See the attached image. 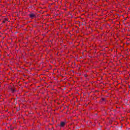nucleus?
<instances>
[{"label":"nucleus","mask_w":130,"mask_h":130,"mask_svg":"<svg viewBox=\"0 0 130 130\" xmlns=\"http://www.w3.org/2000/svg\"><path fill=\"white\" fill-rule=\"evenodd\" d=\"M28 16L30 19H34V18L36 17L35 14L33 13H31L30 14H28Z\"/></svg>","instance_id":"nucleus-1"},{"label":"nucleus","mask_w":130,"mask_h":130,"mask_svg":"<svg viewBox=\"0 0 130 130\" xmlns=\"http://www.w3.org/2000/svg\"><path fill=\"white\" fill-rule=\"evenodd\" d=\"M64 125H66V122H63V121H62L60 123L59 127H63V126H64Z\"/></svg>","instance_id":"nucleus-2"},{"label":"nucleus","mask_w":130,"mask_h":130,"mask_svg":"<svg viewBox=\"0 0 130 130\" xmlns=\"http://www.w3.org/2000/svg\"><path fill=\"white\" fill-rule=\"evenodd\" d=\"M11 91L12 92V93H14V92H16V89L15 88H13V87H11Z\"/></svg>","instance_id":"nucleus-3"},{"label":"nucleus","mask_w":130,"mask_h":130,"mask_svg":"<svg viewBox=\"0 0 130 130\" xmlns=\"http://www.w3.org/2000/svg\"><path fill=\"white\" fill-rule=\"evenodd\" d=\"M102 101H105V99L104 98H102Z\"/></svg>","instance_id":"nucleus-4"},{"label":"nucleus","mask_w":130,"mask_h":130,"mask_svg":"<svg viewBox=\"0 0 130 130\" xmlns=\"http://www.w3.org/2000/svg\"><path fill=\"white\" fill-rule=\"evenodd\" d=\"M3 23H6V21H3Z\"/></svg>","instance_id":"nucleus-5"},{"label":"nucleus","mask_w":130,"mask_h":130,"mask_svg":"<svg viewBox=\"0 0 130 130\" xmlns=\"http://www.w3.org/2000/svg\"><path fill=\"white\" fill-rule=\"evenodd\" d=\"M85 77H87V75H85Z\"/></svg>","instance_id":"nucleus-6"}]
</instances>
